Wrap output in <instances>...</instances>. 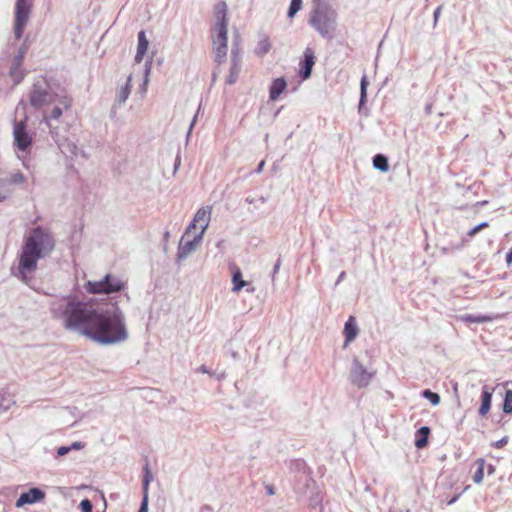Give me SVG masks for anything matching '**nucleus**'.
<instances>
[{
  "mask_svg": "<svg viewBox=\"0 0 512 512\" xmlns=\"http://www.w3.org/2000/svg\"><path fill=\"white\" fill-rule=\"evenodd\" d=\"M430 435V428L428 426H423L416 432V440L415 446L418 449L424 448L428 444V437Z\"/></svg>",
  "mask_w": 512,
  "mask_h": 512,
  "instance_id": "21",
  "label": "nucleus"
},
{
  "mask_svg": "<svg viewBox=\"0 0 512 512\" xmlns=\"http://www.w3.org/2000/svg\"><path fill=\"white\" fill-rule=\"evenodd\" d=\"M479 231H480V227H479V225H477V226L473 227L472 229H470V230L468 231V233H467V234H468V236L473 237V236H475Z\"/></svg>",
  "mask_w": 512,
  "mask_h": 512,
  "instance_id": "46",
  "label": "nucleus"
},
{
  "mask_svg": "<svg viewBox=\"0 0 512 512\" xmlns=\"http://www.w3.org/2000/svg\"><path fill=\"white\" fill-rule=\"evenodd\" d=\"M186 236L187 235L185 234L183 235L178 245L177 259L179 261L186 259L191 253H193L203 239L201 234H196L191 240L185 241L184 239Z\"/></svg>",
  "mask_w": 512,
  "mask_h": 512,
  "instance_id": "11",
  "label": "nucleus"
},
{
  "mask_svg": "<svg viewBox=\"0 0 512 512\" xmlns=\"http://www.w3.org/2000/svg\"><path fill=\"white\" fill-rule=\"evenodd\" d=\"M506 263L508 266H510L512 264V247L506 254Z\"/></svg>",
  "mask_w": 512,
  "mask_h": 512,
  "instance_id": "47",
  "label": "nucleus"
},
{
  "mask_svg": "<svg viewBox=\"0 0 512 512\" xmlns=\"http://www.w3.org/2000/svg\"><path fill=\"white\" fill-rule=\"evenodd\" d=\"M270 49L271 42L269 36L264 32L259 33L258 42L254 49L255 55H257L258 57H263L270 51Z\"/></svg>",
  "mask_w": 512,
  "mask_h": 512,
  "instance_id": "17",
  "label": "nucleus"
},
{
  "mask_svg": "<svg viewBox=\"0 0 512 512\" xmlns=\"http://www.w3.org/2000/svg\"><path fill=\"white\" fill-rule=\"evenodd\" d=\"M150 70H151V61H147L145 63V71H144V75H145L144 84H143L144 86H146L148 83V75L150 73Z\"/></svg>",
  "mask_w": 512,
  "mask_h": 512,
  "instance_id": "38",
  "label": "nucleus"
},
{
  "mask_svg": "<svg viewBox=\"0 0 512 512\" xmlns=\"http://www.w3.org/2000/svg\"><path fill=\"white\" fill-rule=\"evenodd\" d=\"M205 511H209L210 512V507L209 506H204L202 508V512H205Z\"/></svg>",
  "mask_w": 512,
  "mask_h": 512,
  "instance_id": "58",
  "label": "nucleus"
},
{
  "mask_svg": "<svg viewBox=\"0 0 512 512\" xmlns=\"http://www.w3.org/2000/svg\"><path fill=\"white\" fill-rule=\"evenodd\" d=\"M503 412L509 414L512 412V390H507L503 402Z\"/></svg>",
  "mask_w": 512,
  "mask_h": 512,
  "instance_id": "33",
  "label": "nucleus"
},
{
  "mask_svg": "<svg viewBox=\"0 0 512 512\" xmlns=\"http://www.w3.org/2000/svg\"><path fill=\"white\" fill-rule=\"evenodd\" d=\"M131 80L132 76L130 75L127 79V82L124 86H122L117 94L116 101L118 104H124L126 100L128 99L130 93H131Z\"/></svg>",
  "mask_w": 512,
  "mask_h": 512,
  "instance_id": "22",
  "label": "nucleus"
},
{
  "mask_svg": "<svg viewBox=\"0 0 512 512\" xmlns=\"http://www.w3.org/2000/svg\"><path fill=\"white\" fill-rule=\"evenodd\" d=\"M358 334V327L353 316H350L344 326L345 346L353 341Z\"/></svg>",
  "mask_w": 512,
  "mask_h": 512,
  "instance_id": "19",
  "label": "nucleus"
},
{
  "mask_svg": "<svg viewBox=\"0 0 512 512\" xmlns=\"http://www.w3.org/2000/svg\"><path fill=\"white\" fill-rule=\"evenodd\" d=\"M507 442H508V438L507 437H503L502 439L496 441L494 443V446L496 448H502V447H504L507 444Z\"/></svg>",
  "mask_w": 512,
  "mask_h": 512,
  "instance_id": "43",
  "label": "nucleus"
},
{
  "mask_svg": "<svg viewBox=\"0 0 512 512\" xmlns=\"http://www.w3.org/2000/svg\"><path fill=\"white\" fill-rule=\"evenodd\" d=\"M196 120H197V114L194 116V118H193V120H192V122L190 124V127H189L188 132H187V139L189 138V136L191 134V131L193 129V126H194Z\"/></svg>",
  "mask_w": 512,
  "mask_h": 512,
  "instance_id": "48",
  "label": "nucleus"
},
{
  "mask_svg": "<svg viewBox=\"0 0 512 512\" xmlns=\"http://www.w3.org/2000/svg\"><path fill=\"white\" fill-rule=\"evenodd\" d=\"M149 42L146 38L145 31L141 30L138 32V45L135 55V62L140 63L143 60L144 55L148 50Z\"/></svg>",
  "mask_w": 512,
  "mask_h": 512,
  "instance_id": "18",
  "label": "nucleus"
},
{
  "mask_svg": "<svg viewBox=\"0 0 512 512\" xmlns=\"http://www.w3.org/2000/svg\"><path fill=\"white\" fill-rule=\"evenodd\" d=\"M62 113H63L62 109L60 107L56 106L52 109L49 119L57 120L61 117Z\"/></svg>",
  "mask_w": 512,
  "mask_h": 512,
  "instance_id": "36",
  "label": "nucleus"
},
{
  "mask_svg": "<svg viewBox=\"0 0 512 512\" xmlns=\"http://www.w3.org/2000/svg\"><path fill=\"white\" fill-rule=\"evenodd\" d=\"M425 113L426 115H430L432 113V104H427L425 106Z\"/></svg>",
  "mask_w": 512,
  "mask_h": 512,
  "instance_id": "53",
  "label": "nucleus"
},
{
  "mask_svg": "<svg viewBox=\"0 0 512 512\" xmlns=\"http://www.w3.org/2000/svg\"><path fill=\"white\" fill-rule=\"evenodd\" d=\"M31 106L40 108L54 102V94L49 90L46 81H38L33 84L29 94Z\"/></svg>",
  "mask_w": 512,
  "mask_h": 512,
  "instance_id": "7",
  "label": "nucleus"
},
{
  "mask_svg": "<svg viewBox=\"0 0 512 512\" xmlns=\"http://www.w3.org/2000/svg\"><path fill=\"white\" fill-rule=\"evenodd\" d=\"M138 512H148V497H143Z\"/></svg>",
  "mask_w": 512,
  "mask_h": 512,
  "instance_id": "39",
  "label": "nucleus"
},
{
  "mask_svg": "<svg viewBox=\"0 0 512 512\" xmlns=\"http://www.w3.org/2000/svg\"><path fill=\"white\" fill-rule=\"evenodd\" d=\"M231 65L241 66V55H231Z\"/></svg>",
  "mask_w": 512,
  "mask_h": 512,
  "instance_id": "42",
  "label": "nucleus"
},
{
  "mask_svg": "<svg viewBox=\"0 0 512 512\" xmlns=\"http://www.w3.org/2000/svg\"><path fill=\"white\" fill-rule=\"evenodd\" d=\"M345 277V272H341L340 275L338 276V279L336 281V284H339Z\"/></svg>",
  "mask_w": 512,
  "mask_h": 512,
  "instance_id": "55",
  "label": "nucleus"
},
{
  "mask_svg": "<svg viewBox=\"0 0 512 512\" xmlns=\"http://www.w3.org/2000/svg\"><path fill=\"white\" fill-rule=\"evenodd\" d=\"M478 225H479V227H480V230H482V229H484V228H486V227H488V226H489L488 222H482V223H480V224H478Z\"/></svg>",
  "mask_w": 512,
  "mask_h": 512,
  "instance_id": "56",
  "label": "nucleus"
},
{
  "mask_svg": "<svg viewBox=\"0 0 512 512\" xmlns=\"http://www.w3.org/2000/svg\"><path fill=\"white\" fill-rule=\"evenodd\" d=\"M476 464L478 465V468H477L476 472L473 475V481L476 484H480L483 481V478H484L485 461H484V459L481 458V459H478L476 461Z\"/></svg>",
  "mask_w": 512,
  "mask_h": 512,
  "instance_id": "28",
  "label": "nucleus"
},
{
  "mask_svg": "<svg viewBox=\"0 0 512 512\" xmlns=\"http://www.w3.org/2000/svg\"><path fill=\"white\" fill-rule=\"evenodd\" d=\"M308 23L323 38L332 39L337 26V13L328 3L314 0Z\"/></svg>",
  "mask_w": 512,
  "mask_h": 512,
  "instance_id": "4",
  "label": "nucleus"
},
{
  "mask_svg": "<svg viewBox=\"0 0 512 512\" xmlns=\"http://www.w3.org/2000/svg\"><path fill=\"white\" fill-rule=\"evenodd\" d=\"M14 145L19 151H26L32 144V136L26 129V122L19 121L14 123L13 128Z\"/></svg>",
  "mask_w": 512,
  "mask_h": 512,
  "instance_id": "10",
  "label": "nucleus"
},
{
  "mask_svg": "<svg viewBox=\"0 0 512 512\" xmlns=\"http://www.w3.org/2000/svg\"><path fill=\"white\" fill-rule=\"evenodd\" d=\"M240 71H241V66L231 65L229 75L226 79V83L228 85L234 84L239 77Z\"/></svg>",
  "mask_w": 512,
  "mask_h": 512,
  "instance_id": "30",
  "label": "nucleus"
},
{
  "mask_svg": "<svg viewBox=\"0 0 512 512\" xmlns=\"http://www.w3.org/2000/svg\"><path fill=\"white\" fill-rule=\"evenodd\" d=\"M367 86L368 81L367 77L363 76L360 82V100H359V112L362 111V108L366 102V96H367Z\"/></svg>",
  "mask_w": 512,
  "mask_h": 512,
  "instance_id": "27",
  "label": "nucleus"
},
{
  "mask_svg": "<svg viewBox=\"0 0 512 512\" xmlns=\"http://www.w3.org/2000/svg\"><path fill=\"white\" fill-rule=\"evenodd\" d=\"M280 267H281V258L279 257L273 267V272H272V281L274 282L275 281V278H276V274L279 272L280 270Z\"/></svg>",
  "mask_w": 512,
  "mask_h": 512,
  "instance_id": "37",
  "label": "nucleus"
},
{
  "mask_svg": "<svg viewBox=\"0 0 512 512\" xmlns=\"http://www.w3.org/2000/svg\"><path fill=\"white\" fill-rule=\"evenodd\" d=\"M5 200V194L0 191V202H3Z\"/></svg>",
  "mask_w": 512,
  "mask_h": 512,
  "instance_id": "57",
  "label": "nucleus"
},
{
  "mask_svg": "<svg viewBox=\"0 0 512 512\" xmlns=\"http://www.w3.org/2000/svg\"><path fill=\"white\" fill-rule=\"evenodd\" d=\"M315 64V55L311 48H306L304 51V59L301 62L300 74L303 79H307L311 76L312 68Z\"/></svg>",
  "mask_w": 512,
  "mask_h": 512,
  "instance_id": "14",
  "label": "nucleus"
},
{
  "mask_svg": "<svg viewBox=\"0 0 512 512\" xmlns=\"http://www.w3.org/2000/svg\"><path fill=\"white\" fill-rule=\"evenodd\" d=\"M228 7L225 1L218 2L213 9L214 24L211 28L213 55L216 63L221 64L227 56Z\"/></svg>",
  "mask_w": 512,
  "mask_h": 512,
  "instance_id": "3",
  "label": "nucleus"
},
{
  "mask_svg": "<svg viewBox=\"0 0 512 512\" xmlns=\"http://www.w3.org/2000/svg\"><path fill=\"white\" fill-rule=\"evenodd\" d=\"M58 146L63 154L67 157H74L78 154L77 145L70 139L64 138L59 141Z\"/></svg>",
  "mask_w": 512,
  "mask_h": 512,
  "instance_id": "20",
  "label": "nucleus"
},
{
  "mask_svg": "<svg viewBox=\"0 0 512 512\" xmlns=\"http://www.w3.org/2000/svg\"><path fill=\"white\" fill-rule=\"evenodd\" d=\"M51 317L70 331L84 335L102 345H113L128 339L125 316L113 304L98 307L93 301L80 300L75 295L54 298L49 303Z\"/></svg>",
  "mask_w": 512,
  "mask_h": 512,
  "instance_id": "1",
  "label": "nucleus"
},
{
  "mask_svg": "<svg viewBox=\"0 0 512 512\" xmlns=\"http://www.w3.org/2000/svg\"><path fill=\"white\" fill-rule=\"evenodd\" d=\"M373 167L381 172H387L389 169L388 159L382 154L373 157Z\"/></svg>",
  "mask_w": 512,
  "mask_h": 512,
  "instance_id": "26",
  "label": "nucleus"
},
{
  "mask_svg": "<svg viewBox=\"0 0 512 512\" xmlns=\"http://www.w3.org/2000/svg\"><path fill=\"white\" fill-rule=\"evenodd\" d=\"M492 394H493L492 388H490L487 385L483 386L482 393H481V406L478 411L479 415L482 417L486 416L488 414V412L490 411Z\"/></svg>",
  "mask_w": 512,
  "mask_h": 512,
  "instance_id": "15",
  "label": "nucleus"
},
{
  "mask_svg": "<svg viewBox=\"0 0 512 512\" xmlns=\"http://www.w3.org/2000/svg\"><path fill=\"white\" fill-rule=\"evenodd\" d=\"M295 465L297 466L298 469H304L305 468V463L302 460H297L295 462Z\"/></svg>",
  "mask_w": 512,
  "mask_h": 512,
  "instance_id": "51",
  "label": "nucleus"
},
{
  "mask_svg": "<svg viewBox=\"0 0 512 512\" xmlns=\"http://www.w3.org/2000/svg\"><path fill=\"white\" fill-rule=\"evenodd\" d=\"M456 501V497L452 498L450 501H449V504H452Z\"/></svg>",
  "mask_w": 512,
  "mask_h": 512,
  "instance_id": "59",
  "label": "nucleus"
},
{
  "mask_svg": "<svg viewBox=\"0 0 512 512\" xmlns=\"http://www.w3.org/2000/svg\"><path fill=\"white\" fill-rule=\"evenodd\" d=\"M153 480V475L149 470L148 464L144 466V476H143V497H148V488L150 482Z\"/></svg>",
  "mask_w": 512,
  "mask_h": 512,
  "instance_id": "29",
  "label": "nucleus"
},
{
  "mask_svg": "<svg viewBox=\"0 0 512 512\" xmlns=\"http://www.w3.org/2000/svg\"><path fill=\"white\" fill-rule=\"evenodd\" d=\"M459 319L465 323H485L491 321L492 317L485 315L465 314L461 315Z\"/></svg>",
  "mask_w": 512,
  "mask_h": 512,
  "instance_id": "25",
  "label": "nucleus"
},
{
  "mask_svg": "<svg viewBox=\"0 0 512 512\" xmlns=\"http://www.w3.org/2000/svg\"><path fill=\"white\" fill-rule=\"evenodd\" d=\"M422 396L429 400L432 405H438L440 403V396L437 393L432 392L430 389H425L422 392Z\"/></svg>",
  "mask_w": 512,
  "mask_h": 512,
  "instance_id": "31",
  "label": "nucleus"
},
{
  "mask_svg": "<svg viewBox=\"0 0 512 512\" xmlns=\"http://www.w3.org/2000/svg\"><path fill=\"white\" fill-rule=\"evenodd\" d=\"M211 219V207L206 206L197 210L194 215L192 222L188 225L185 230V235H189L192 230L196 229L199 226L200 231L197 234H201L203 237L205 231L207 230Z\"/></svg>",
  "mask_w": 512,
  "mask_h": 512,
  "instance_id": "9",
  "label": "nucleus"
},
{
  "mask_svg": "<svg viewBox=\"0 0 512 512\" xmlns=\"http://www.w3.org/2000/svg\"><path fill=\"white\" fill-rule=\"evenodd\" d=\"M12 185L8 181V178H0V191L5 194V199L12 193Z\"/></svg>",
  "mask_w": 512,
  "mask_h": 512,
  "instance_id": "34",
  "label": "nucleus"
},
{
  "mask_svg": "<svg viewBox=\"0 0 512 512\" xmlns=\"http://www.w3.org/2000/svg\"><path fill=\"white\" fill-rule=\"evenodd\" d=\"M27 52V47L23 44L18 49L17 54L15 55L11 67H10V75L16 83H19L24 78V73L21 69L22 63Z\"/></svg>",
  "mask_w": 512,
  "mask_h": 512,
  "instance_id": "12",
  "label": "nucleus"
},
{
  "mask_svg": "<svg viewBox=\"0 0 512 512\" xmlns=\"http://www.w3.org/2000/svg\"><path fill=\"white\" fill-rule=\"evenodd\" d=\"M441 10H442V7H441V6H439V7H437V8L435 9V11H434V14H433V18H434V25H436V24H437V21H438V19H439L440 14H441Z\"/></svg>",
  "mask_w": 512,
  "mask_h": 512,
  "instance_id": "44",
  "label": "nucleus"
},
{
  "mask_svg": "<svg viewBox=\"0 0 512 512\" xmlns=\"http://www.w3.org/2000/svg\"><path fill=\"white\" fill-rule=\"evenodd\" d=\"M302 7V0H291L287 16L293 18Z\"/></svg>",
  "mask_w": 512,
  "mask_h": 512,
  "instance_id": "32",
  "label": "nucleus"
},
{
  "mask_svg": "<svg viewBox=\"0 0 512 512\" xmlns=\"http://www.w3.org/2000/svg\"><path fill=\"white\" fill-rule=\"evenodd\" d=\"M44 498L45 493L41 489L33 487L20 495L16 501V507L20 508L26 504H34L42 501Z\"/></svg>",
  "mask_w": 512,
  "mask_h": 512,
  "instance_id": "13",
  "label": "nucleus"
},
{
  "mask_svg": "<svg viewBox=\"0 0 512 512\" xmlns=\"http://www.w3.org/2000/svg\"><path fill=\"white\" fill-rule=\"evenodd\" d=\"M32 6V0H16L14 20V35L16 39H20L23 36L24 29L31 14Z\"/></svg>",
  "mask_w": 512,
  "mask_h": 512,
  "instance_id": "6",
  "label": "nucleus"
},
{
  "mask_svg": "<svg viewBox=\"0 0 512 512\" xmlns=\"http://www.w3.org/2000/svg\"><path fill=\"white\" fill-rule=\"evenodd\" d=\"M233 292H239L248 283L242 279V273L239 268H235L232 273Z\"/></svg>",
  "mask_w": 512,
  "mask_h": 512,
  "instance_id": "23",
  "label": "nucleus"
},
{
  "mask_svg": "<svg viewBox=\"0 0 512 512\" xmlns=\"http://www.w3.org/2000/svg\"><path fill=\"white\" fill-rule=\"evenodd\" d=\"M10 185L13 184H22L25 182V176L23 173L17 171L11 174L10 178H8Z\"/></svg>",
  "mask_w": 512,
  "mask_h": 512,
  "instance_id": "35",
  "label": "nucleus"
},
{
  "mask_svg": "<svg viewBox=\"0 0 512 512\" xmlns=\"http://www.w3.org/2000/svg\"><path fill=\"white\" fill-rule=\"evenodd\" d=\"M249 292H254V288L248 289Z\"/></svg>",
  "mask_w": 512,
  "mask_h": 512,
  "instance_id": "60",
  "label": "nucleus"
},
{
  "mask_svg": "<svg viewBox=\"0 0 512 512\" xmlns=\"http://www.w3.org/2000/svg\"><path fill=\"white\" fill-rule=\"evenodd\" d=\"M231 55H240V49L237 42L233 43L232 49H231Z\"/></svg>",
  "mask_w": 512,
  "mask_h": 512,
  "instance_id": "45",
  "label": "nucleus"
},
{
  "mask_svg": "<svg viewBox=\"0 0 512 512\" xmlns=\"http://www.w3.org/2000/svg\"><path fill=\"white\" fill-rule=\"evenodd\" d=\"M375 375V371L369 372L367 369L358 361V359H354L352 363V367L349 374V379L351 383L358 388L367 387L372 378Z\"/></svg>",
  "mask_w": 512,
  "mask_h": 512,
  "instance_id": "8",
  "label": "nucleus"
},
{
  "mask_svg": "<svg viewBox=\"0 0 512 512\" xmlns=\"http://www.w3.org/2000/svg\"><path fill=\"white\" fill-rule=\"evenodd\" d=\"M264 166H265V161L262 160L259 164H258V167L256 168L255 172L256 173H261L264 169Z\"/></svg>",
  "mask_w": 512,
  "mask_h": 512,
  "instance_id": "49",
  "label": "nucleus"
},
{
  "mask_svg": "<svg viewBox=\"0 0 512 512\" xmlns=\"http://www.w3.org/2000/svg\"><path fill=\"white\" fill-rule=\"evenodd\" d=\"M55 248V239L52 233L44 227L32 228L25 235L19 255L18 272L15 276L28 283V274L37 269V262L48 257Z\"/></svg>",
  "mask_w": 512,
  "mask_h": 512,
  "instance_id": "2",
  "label": "nucleus"
},
{
  "mask_svg": "<svg viewBox=\"0 0 512 512\" xmlns=\"http://www.w3.org/2000/svg\"><path fill=\"white\" fill-rule=\"evenodd\" d=\"M84 288L90 294H111L122 291L125 283L116 275L106 274L101 280L87 281Z\"/></svg>",
  "mask_w": 512,
  "mask_h": 512,
  "instance_id": "5",
  "label": "nucleus"
},
{
  "mask_svg": "<svg viewBox=\"0 0 512 512\" xmlns=\"http://www.w3.org/2000/svg\"><path fill=\"white\" fill-rule=\"evenodd\" d=\"M494 472H495V467L493 465L489 464L487 466V473H488V475H492V474H494Z\"/></svg>",
  "mask_w": 512,
  "mask_h": 512,
  "instance_id": "52",
  "label": "nucleus"
},
{
  "mask_svg": "<svg viewBox=\"0 0 512 512\" xmlns=\"http://www.w3.org/2000/svg\"><path fill=\"white\" fill-rule=\"evenodd\" d=\"M198 372H201V373H209L207 367L205 365H201L199 368H198Z\"/></svg>",
  "mask_w": 512,
  "mask_h": 512,
  "instance_id": "54",
  "label": "nucleus"
},
{
  "mask_svg": "<svg viewBox=\"0 0 512 512\" xmlns=\"http://www.w3.org/2000/svg\"><path fill=\"white\" fill-rule=\"evenodd\" d=\"M15 400L10 394L0 395V416L9 411V409L15 405Z\"/></svg>",
  "mask_w": 512,
  "mask_h": 512,
  "instance_id": "24",
  "label": "nucleus"
},
{
  "mask_svg": "<svg viewBox=\"0 0 512 512\" xmlns=\"http://www.w3.org/2000/svg\"><path fill=\"white\" fill-rule=\"evenodd\" d=\"M266 492L268 495H274L275 494V489L272 485H267L266 486Z\"/></svg>",
  "mask_w": 512,
  "mask_h": 512,
  "instance_id": "50",
  "label": "nucleus"
},
{
  "mask_svg": "<svg viewBox=\"0 0 512 512\" xmlns=\"http://www.w3.org/2000/svg\"><path fill=\"white\" fill-rule=\"evenodd\" d=\"M85 444L83 442H80V441H76V442H73L69 448H70V451L72 450H80L82 448H84Z\"/></svg>",
  "mask_w": 512,
  "mask_h": 512,
  "instance_id": "40",
  "label": "nucleus"
},
{
  "mask_svg": "<svg viewBox=\"0 0 512 512\" xmlns=\"http://www.w3.org/2000/svg\"><path fill=\"white\" fill-rule=\"evenodd\" d=\"M70 452L69 446H61L57 449L58 456H64Z\"/></svg>",
  "mask_w": 512,
  "mask_h": 512,
  "instance_id": "41",
  "label": "nucleus"
},
{
  "mask_svg": "<svg viewBox=\"0 0 512 512\" xmlns=\"http://www.w3.org/2000/svg\"><path fill=\"white\" fill-rule=\"evenodd\" d=\"M286 87L287 82L284 77L274 79L269 88V99L271 101H276L285 91Z\"/></svg>",
  "mask_w": 512,
  "mask_h": 512,
  "instance_id": "16",
  "label": "nucleus"
}]
</instances>
